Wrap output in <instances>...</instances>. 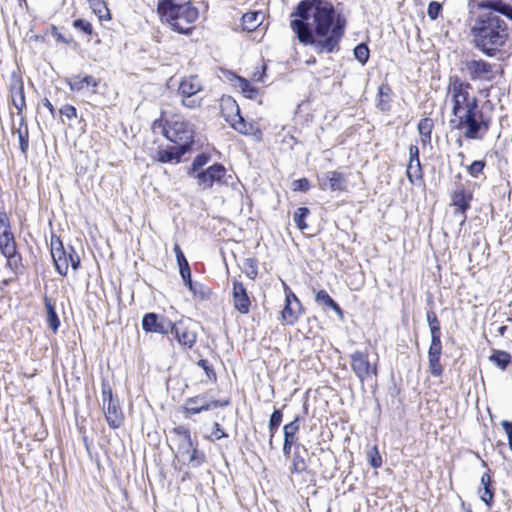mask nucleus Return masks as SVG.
I'll list each match as a JSON object with an SVG mask.
<instances>
[{"mask_svg": "<svg viewBox=\"0 0 512 512\" xmlns=\"http://www.w3.org/2000/svg\"><path fill=\"white\" fill-rule=\"evenodd\" d=\"M288 301H290V303L300 302L299 299L296 297V295L294 293H292L291 291L286 293V303H288Z\"/></svg>", "mask_w": 512, "mask_h": 512, "instance_id": "62", "label": "nucleus"}, {"mask_svg": "<svg viewBox=\"0 0 512 512\" xmlns=\"http://www.w3.org/2000/svg\"><path fill=\"white\" fill-rule=\"evenodd\" d=\"M431 333V344L430 345H442L441 344V329L430 331Z\"/></svg>", "mask_w": 512, "mask_h": 512, "instance_id": "56", "label": "nucleus"}, {"mask_svg": "<svg viewBox=\"0 0 512 512\" xmlns=\"http://www.w3.org/2000/svg\"><path fill=\"white\" fill-rule=\"evenodd\" d=\"M290 26L300 43L310 45L318 54L338 52L345 33L346 19L335 13L327 0H303L291 13Z\"/></svg>", "mask_w": 512, "mask_h": 512, "instance_id": "1", "label": "nucleus"}, {"mask_svg": "<svg viewBox=\"0 0 512 512\" xmlns=\"http://www.w3.org/2000/svg\"><path fill=\"white\" fill-rule=\"evenodd\" d=\"M406 174L407 178L411 183H414L416 180L422 179V168L420 161H409Z\"/></svg>", "mask_w": 512, "mask_h": 512, "instance_id": "37", "label": "nucleus"}, {"mask_svg": "<svg viewBox=\"0 0 512 512\" xmlns=\"http://www.w3.org/2000/svg\"><path fill=\"white\" fill-rule=\"evenodd\" d=\"M481 484L484 487H491V478L488 473H484L481 477Z\"/></svg>", "mask_w": 512, "mask_h": 512, "instance_id": "61", "label": "nucleus"}, {"mask_svg": "<svg viewBox=\"0 0 512 512\" xmlns=\"http://www.w3.org/2000/svg\"><path fill=\"white\" fill-rule=\"evenodd\" d=\"M232 295L235 309L241 314H247L250 310L251 301L241 282H233Z\"/></svg>", "mask_w": 512, "mask_h": 512, "instance_id": "18", "label": "nucleus"}, {"mask_svg": "<svg viewBox=\"0 0 512 512\" xmlns=\"http://www.w3.org/2000/svg\"><path fill=\"white\" fill-rule=\"evenodd\" d=\"M226 173L227 170L222 164L215 163L207 169L199 171L195 174L194 178L197 180V184L201 190H208L214 185L221 186L225 184Z\"/></svg>", "mask_w": 512, "mask_h": 512, "instance_id": "11", "label": "nucleus"}, {"mask_svg": "<svg viewBox=\"0 0 512 512\" xmlns=\"http://www.w3.org/2000/svg\"><path fill=\"white\" fill-rule=\"evenodd\" d=\"M502 426L508 437L509 448L512 450V422L503 421Z\"/></svg>", "mask_w": 512, "mask_h": 512, "instance_id": "55", "label": "nucleus"}, {"mask_svg": "<svg viewBox=\"0 0 512 512\" xmlns=\"http://www.w3.org/2000/svg\"><path fill=\"white\" fill-rule=\"evenodd\" d=\"M232 104L235 106L236 111H237V114H236L237 119L231 123L232 127L239 133H242L245 135L251 134L254 129L253 125L250 123H247L244 120V118L239 114V107H238V105H236L235 101H232Z\"/></svg>", "mask_w": 512, "mask_h": 512, "instance_id": "29", "label": "nucleus"}, {"mask_svg": "<svg viewBox=\"0 0 512 512\" xmlns=\"http://www.w3.org/2000/svg\"><path fill=\"white\" fill-rule=\"evenodd\" d=\"M442 11V5L439 2L432 1L428 5L427 14L431 20H436Z\"/></svg>", "mask_w": 512, "mask_h": 512, "instance_id": "46", "label": "nucleus"}, {"mask_svg": "<svg viewBox=\"0 0 512 512\" xmlns=\"http://www.w3.org/2000/svg\"><path fill=\"white\" fill-rule=\"evenodd\" d=\"M472 85L458 75L448 79L445 102L450 105L451 131H459L468 140H482L490 129L491 120L479 107L476 96L471 94Z\"/></svg>", "mask_w": 512, "mask_h": 512, "instance_id": "2", "label": "nucleus"}, {"mask_svg": "<svg viewBox=\"0 0 512 512\" xmlns=\"http://www.w3.org/2000/svg\"><path fill=\"white\" fill-rule=\"evenodd\" d=\"M239 88L241 89L245 97L249 99H254L258 94V90L244 78H239Z\"/></svg>", "mask_w": 512, "mask_h": 512, "instance_id": "39", "label": "nucleus"}, {"mask_svg": "<svg viewBox=\"0 0 512 512\" xmlns=\"http://www.w3.org/2000/svg\"><path fill=\"white\" fill-rule=\"evenodd\" d=\"M198 365L201 368H203V370L205 371V373L209 379L216 378V374H215L214 370L211 368V366L209 365V362L207 360H205V359L199 360Z\"/></svg>", "mask_w": 512, "mask_h": 512, "instance_id": "52", "label": "nucleus"}, {"mask_svg": "<svg viewBox=\"0 0 512 512\" xmlns=\"http://www.w3.org/2000/svg\"><path fill=\"white\" fill-rule=\"evenodd\" d=\"M171 321L161 319L155 313H147L142 318V327L146 332L168 334L171 329Z\"/></svg>", "mask_w": 512, "mask_h": 512, "instance_id": "17", "label": "nucleus"}, {"mask_svg": "<svg viewBox=\"0 0 512 512\" xmlns=\"http://www.w3.org/2000/svg\"><path fill=\"white\" fill-rule=\"evenodd\" d=\"M475 45L487 56H494L508 39L506 22L494 13L480 15L472 28Z\"/></svg>", "mask_w": 512, "mask_h": 512, "instance_id": "3", "label": "nucleus"}, {"mask_svg": "<svg viewBox=\"0 0 512 512\" xmlns=\"http://www.w3.org/2000/svg\"><path fill=\"white\" fill-rule=\"evenodd\" d=\"M306 465L303 459L295 458L293 463V470L296 472H301L305 469Z\"/></svg>", "mask_w": 512, "mask_h": 512, "instance_id": "59", "label": "nucleus"}, {"mask_svg": "<svg viewBox=\"0 0 512 512\" xmlns=\"http://www.w3.org/2000/svg\"><path fill=\"white\" fill-rule=\"evenodd\" d=\"M14 132L17 133V135H18L21 152L24 155H26V153L29 149V133H28V126H27L26 119H25L24 115H21L20 126L18 129L14 130Z\"/></svg>", "mask_w": 512, "mask_h": 512, "instance_id": "22", "label": "nucleus"}, {"mask_svg": "<svg viewBox=\"0 0 512 512\" xmlns=\"http://www.w3.org/2000/svg\"><path fill=\"white\" fill-rule=\"evenodd\" d=\"M0 251L7 258L8 265H17L16 243L10 229V221L6 212L0 211Z\"/></svg>", "mask_w": 512, "mask_h": 512, "instance_id": "7", "label": "nucleus"}, {"mask_svg": "<svg viewBox=\"0 0 512 512\" xmlns=\"http://www.w3.org/2000/svg\"><path fill=\"white\" fill-rule=\"evenodd\" d=\"M153 129L155 131L160 129V132L169 141L185 149L189 150L193 143L194 129L189 122L184 120L177 119L167 125H164L161 120H156L153 123Z\"/></svg>", "mask_w": 512, "mask_h": 512, "instance_id": "5", "label": "nucleus"}, {"mask_svg": "<svg viewBox=\"0 0 512 512\" xmlns=\"http://www.w3.org/2000/svg\"><path fill=\"white\" fill-rule=\"evenodd\" d=\"M299 428V417H296L293 421H291L290 423L286 424L283 427L284 440H289L295 443L297 440V433L299 431Z\"/></svg>", "mask_w": 512, "mask_h": 512, "instance_id": "33", "label": "nucleus"}, {"mask_svg": "<svg viewBox=\"0 0 512 512\" xmlns=\"http://www.w3.org/2000/svg\"><path fill=\"white\" fill-rule=\"evenodd\" d=\"M294 444H295L294 442H291L289 440H284V443H283V453H284V455L286 457L290 455L292 446Z\"/></svg>", "mask_w": 512, "mask_h": 512, "instance_id": "60", "label": "nucleus"}, {"mask_svg": "<svg viewBox=\"0 0 512 512\" xmlns=\"http://www.w3.org/2000/svg\"><path fill=\"white\" fill-rule=\"evenodd\" d=\"M319 186L322 190L343 191L347 186V179L339 171H329L320 180Z\"/></svg>", "mask_w": 512, "mask_h": 512, "instance_id": "16", "label": "nucleus"}, {"mask_svg": "<svg viewBox=\"0 0 512 512\" xmlns=\"http://www.w3.org/2000/svg\"><path fill=\"white\" fill-rule=\"evenodd\" d=\"M158 13L163 21L169 23L173 30L189 34L198 19V9L190 2L177 4L174 0H159Z\"/></svg>", "mask_w": 512, "mask_h": 512, "instance_id": "4", "label": "nucleus"}, {"mask_svg": "<svg viewBox=\"0 0 512 512\" xmlns=\"http://www.w3.org/2000/svg\"><path fill=\"white\" fill-rule=\"evenodd\" d=\"M426 319H427L430 331L441 329L440 323H439L438 318L434 311H428L426 313Z\"/></svg>", "mask_w": 512, "mask_h": 512, "instance_id": "50", "label": "nucleus"}, {"mask_svg": "<svg viewBox=\"0 0 512 512\" xmlns=\"http://www.w3.org/2000/svg\"><path fill=\"white\" fill-rule=\"evenodd\" d=\"M481 500L490 508L493 504L494 492L491 487H484L480 495Z\"/></svg>", "mask_w": 512, "mask_h": 512, "instance_id": "49", "label": "nucleus"}, {"mask_svg": "<svg viewBox=\"0 0 512 512\" xmlns=\"http://www.w3.org/2000/svg\"><path fill=\"white\" fill-rule=\"evenodd\" d=\"M442 353V345H430L428 356L440 357Z\"/></svg>", "mask_w": 512, "mask_h": 512, "instance_id": "57", "label": "nucleus"}, {"mask_svg": "<svg viewBox=\"0 0 512 512\" xmlns=\"http://www.w3.org/2000/svg\"><path fill=\"white\" fill-rule=\"evenodd\" d=\"M60 114L66 117L67 119L71 120L77 117V110L74 106L67 104L60 109Z\"/></svg>", "mask_w": 512, "mask_h": 512, "instance_id": "51", "label": "nucleus"}, {"mask_svg": "<svg viewBox=\"0 0 512 512\" xmlns=\"http://www.w3.org/2000/svg\"><path fill=\"white\" fill-rule=\"evenodd\" d=\"M185 349H191L197 339V323L192 319H182L171 324L170 331Z\"/></svg>", "mask_w": 512, "mask_h": 512, "instance_id": "9", "label": "nucleus"}, {"mask_svg": "<svg viewBox=\"0 0 512 512\" xmlns=\"http://www.w3.org/2000/svg\"><path fill=\"white\" fill-rule=\"evenodd\" d=\"M310 214V210L307 207H299L293 215V220L296 224V226L301 230L304 231L308 229V225L306 223V218Z\"/></svg>", "mask_w": 512, "mask_h": 512, "instance_id": "34", "label": "nucleus"}, {"mask_svg": "<svg viewBox=\"0 0 512 512\" xmlns=\"http://www.w3.org/2000/svg\"><path fill=\"white\" fill-rule=\"evenodd\" d=\"M263 20V14L258 11L247 12L242 16V26L244 30H255Z\"/></svg>", "mask_w": 512, "mask_h": 512, "instance_id": "24", "label": "nucleus"}, {"mask_svg": "<svg viewBox=\"0 0 512 512\" xmlns=\"http://www.w3.org/2000/svg\"><path fill=\"white\" fill-rule=\"evenodd\" d=\"M188 151L179 145L157 151L156 159L161 163H179L181 157Z\"/></svg>", "mask_w": 512, "mask_h": 512, "instance_id": "19", "label": "nucleus"}, {"mask_svg": "<svg viewBox=\"0 0 512 512\" xmlns=\"http://www.w3.org/2000/svg\"><path fill=\"white\" fill-rule=\"evenodd\" d=\"M502 15H504L508 19L512 20V6L507 4Z\"/></svg>", "mask_w": 512, "mask_h": 512, "instance_id": "63", "label": "nucleus"}, {"mask_svg": "<svg viewBox=\"0 0 512 512\" xmlns=\"http://www.w3.org/2000/svg\"><path fill=\"white\" fill-rule=\"evenodd\" d=\"M230 404L229 399L209 401L205 395L190 397L185 401L183 409L189 414H199L218 407H226Z\"/></svg>", "mask_w": 512, "mask_h": 512, "instance_id": "14", "label": "nucleus"}, {"mask_svg": "<svg viewBox=\"0 0 512 512\" xmlns=\"http://www.w3.org/2000/svg\"><path fill=\"white\" fill-rule=\"evenodd\" d=\"M433 126L434 124L431 118H423L419 121L417 129L420 135V141L423 145L430 142Z\"/></svg>", "mask_w": 512, "mask_h": 512, "instance_id": "25", "label": "nucleus"}, {"mask_svg": "<svg viewBox=\"0 0 512 512\" xmlns=\"http://www.w3.org/2000/svg\"><path fill=\"white\" fill-rule=\"evenodd\" d=\"M368 461L373 468H379L382 465V458L376 446L372 447L367 453Z\"/></svg>", "mask_w": 512, "mask_h": 512, "instance_id": "44", "label": "nucleus"}, {"mask_svg": "<svg viewBox=\"0 0 512 512\" xmlns=\"http://www.w3.org/2000/svg\"><path fill=\"white\" fill-rule=\"evenodd\" d=\"M203 86L196 75L184 77L179 86L178 92L182 97V104L187 108H196L201 105L202 99L196 97V95L202 90Z\"/></svg>", "mask_w": 512, "mask_h": 512, "instance_id": "8", "label": "nucleus"}, {"mask_svg": "<svg viewBox=\"0 0 512 512\" xmlns=\"http://www.w3.org/2000/svg\"><path fill=\"white\" fill-rule=\"evenodd\" d=\"M409 161H420L419 159V148L416 145H411L409 148Z\"/></svg>", "mask_w": 512, "mask_h": 512, "instance_id": "58", "label": "nucleus"}, {"mask_svg": "<svg viewBox=\"0 0 512 512\" xmlns=\"http://www.w3.org/2000/svg\"><path fill=\"white\" fill-rule=\"evenodd\" d=\"M429 371L435 377H440L443 373L440 357L428 356Z\"/></svg>", "mask_w": 512, "mask_h": 512, "instance_id": "41", "label": "nucleus"}, {"mask_svg": "<svg viewBox=\"0 0 512 512\" xmlns=\"http://www.w3.org/2000/svg\"><path fill=\"white\" fill-rule=\"evenodd\" d=\"M173 250L175 252L176 260H177L179 267L184 266L185 264H189L187 259L184 256L180 246L177 243L174 245Z\"/></svg>", "mask_w": 512, "mask_h": 512, "instance_id": "53", "label": "nucleus"}, {"mask_svg": "<svg viewBox=\"0 0 512 512\" xmlns=\"http://www.w3.org/2000/svg\"><path fill=\"white\" fill-rule=\"evenodd\" d=\"M211 436L215 440H220L222 438L228 437V435L224 432L223 428L220 426L219 423L214 424V430H213Z\"/></svg>", "mask_w": 512, "mask_h": 512, "instance_id": "54", "label": "nucleus"}, {"mask_svg": "<svg viewBox=\"0 0 512 512\" xmlns=\"http://www.w3.org/2000/svg\"><path fill=\"white\" fill-rule=\"evenodd\" d=\"M177 432L181 435V440L178 447V456L182 459L185 458L186 454H189L192 447V441L190 433L184 428H178Z\"/></svg>", "mask_w": 512, "mask_h": 512, "instance_id": "26", "label": "nucleus"}, {"mask_svg": "<svg viewBox=\"0 0 512 512\" xmlns=\"http://www.w3.org/2000/svg\"><path fill=\"white\" fill-rule=\"evenodd\" d=\"M283 419V413L281 410L276 409L273 411V413L270 416L268 429H269V446L272 449L273 448V437L275 433L277 432L281 422Z\"/></svg>", "mask_w": 512, "mask_h": 512, "instance_id": "28", "label": "nucleus"}, {"mask_svg": "<svg viewBox=\"0 0 512 512\" xmlns=\"http://www.w3.org/2000/svg\"><path fill=\"white\" fill-rule=\"evenodd\" d=\"M316 302L323 307L333 309L339 316H342V309L340 306L329 296L325 290H320L316 294Z\"/></svg>", "mask_w": 512, "mask_h": 512, "instance_id": "27", "label": "nucleus"}, {"mask_svg": "<svg viewBox=\"0 0 512 512\" xmlns=\"http://www.w3.org/2000/svg\"><path fill=\"white\" fill-rule=\"evenodd\" d=\"M485 167V162L481 160H477L472 162V164L468 167V172L471 176L477 177L480 173H482Z\"/></svg>", "mask_w": 512, "mask_h": 512, "instance_id": "48", "label": "nucleus"}, {"mask_svg": "<svg viewBox=\"0 0 512 512\" xmlns=\"http://www.w3.org/2000/svg\"><path fill=\"white\" fill-rule=\"evenodd\" d=\"M301 309L302 306L300 302L290 303V301H288L282 310L283 321L289 325L294 324L301 314Z\"/></svg>", "mask_w": 512, "mask_h": 512, "instance_id": "21", "label": "nucleus"}, {"mask_svg": "<svg viewBox=\"0 0 512 512\" xmlns=\"http://www.w3.org/2000/svg\"><path fill=\"white\" fill-rule=\"evenodd\" d=\"M90 8L98 16L99 20L110 19L109 10L102 0H88Z\"/></svg>", "mask_w": 512, "mask_h": 512, "instance_id": "32", "label": "nucleus"}, {"mask_svg": "<svg viewBox=\"0 0 512 512\" xmlns=\"http://www.w3.org/2000/svg\"><path fill=\"white\" fill-rule=\"evenodd\" d=\"M45 308L47 312V323L49 327L52 329V331L55 333L60 326V320L57 316L54 306L47 297H45Z\"/></svg>", "mask_w": 512, "mask_h": 512, "instance_id": "31", "label": "nucleus"}, {"mask_svg": "<svg viewBox=\"0 0 512 512\" xmlns=\"http://www.w3.org/2000/svg\"><path fill=\"white\" fill-rule=\"evenodd\" d=\"M51 256L57 272L63 276L67 275L69 265L73 270H77L80 265V258L73 247L64 248L59 239L51 242Z\"/></svg>", "mask_w": 512, "mask_h": 512, "instance_id": "6", "label": "nucleus"}, {"mask_svg": "<svg viewBox=\"0 0 512 512\" xmlns=\"http://www.w3.org/2000/svg\"><path fill=\"white\" fill-rule=\"evenodd\" d=\"M391 93L392 90L387 84H382L378 88V95L380 97L379 102L377 104L378 108L382 111L389 110L390 102H391Z\"/></svg>", "mask_w": 512, "mask_h": 512, "instance_id": "30", "label": "nucleus"}, {"mask_svg": "<svg viewBox=\"0 0 512 512\" xmlns=\"http://www.w3.org/2000/svg\"><path fill=\"white\" fill-rule=\"evenodd\" d=\"M189 464L193 466H198L203 461V455H199L196 448H192L189 454H186L185 458H183Z\"/></svg>", "mask_w": 512, "mask_h": 512, "instance_id": "45", "label": "nucleus"}, {"mask_svg": "<svg viewBox=\"0 0 512 512\" xmlns=\"http://www.w3.org/2000/svg\"><path fill=\"white\" fill-rule=\"evenodd\" d=\"M179 271L185 285L189 288L190 291L195 293L194 284L191 279V271L189 264H185L184 266L179 267Z\"/></svg>", "mask_w": 512, "mask_h": 512, "instance_id": "42", "label": "nucleus"}, {"mask_svg": "<svg viewBox=\"0 0 512 512\" xmlns=\"http://www.w3.org/2000/svg\"><path fill=\"white\" fill-rule=\"evenodd\" d=\"M211 157L209 154L207 153H201V154H198L193 162H192V166L190 168V170L188 171V175L190 176H195V174H197L199 171H201V168L203 166H205L206 164H208V162L210 161Z\"/></svg>", "mask_w": 512, "mask_h": 512, "instance_id": "35", "label": "nucleus"}, {"mask_svg": "<svg viewBox=\"0 0 512 512\" xmlns=\"http://www.w3.org/2000/svg\"><path fill=\"white\" fill-rule=\"evenodd\" d=\"M68 85L72 91H81L85 88H91V92L94 94L96 93L98 81L91 75H86L82 78L80 76H75L69 80Z\"/></svg>", "mask_w": 512, "mask_h": 512, "instance_id": "20", "label": "nucleus"}, {"mask_svg": "<svg viewBox=\"0 0 512 512\" xmlns=\"http://www.w3.org/2000/svg\"><path fill=\"white\" fill-rule=\"evenodd\" d=\"M350 365L361 383L377 375V364L369 361L368 352L355 351L350 355Z\"/></svg>", "mask_w": 512, "mask_h": 512, "instance_id": "12", "label": "nucleus"}, {"mask_svg": "<svg viewBox=\"0 0 512 512\" xmlns=\"http://www.w3.org/2000/svg\"><path fill=\"white\" fill-rule=\"evenodd\" d=\"M103 410L108 425L116 429L123 422L122 410L117 400L113 399L112 389L107 383L102 384Z\"/></svg>", "mask_w": 512, "mask_h": 512, "instance_id": "10", "label": "nucleus"}, {"mask_svg": "<svg viewBox=\"0 0 512 512\" xmlns=\"http://www.w3.org/2000/svg\"><path fill=\"white\" fill-rule=\"evenodd\" d=\"M490 360L501 369H505L511 362V356L505 351H495L491 356Z\"/></svg>", "mask_w": 512, "mask_h": 512, "instance_id": "36", "label": "nucleus"}, {"mask_svg": "<svg viewBox=\"0 0 512 512\" xmlns=\"http://www.w3.org/2000/svg\"><path fill=\"white\" fill-rule=\"evenodd\" d=\"M354 56L361 64H365L369 59L368 46L364 43L357 45L354 48Z\"/></svg>", "mask_w": 512, "mask_h": 512, "instance_id": "40", "label": "nucleus"}, {"mask_svg": "<svg viewBox=\"0 0 512 512\" xmlns=\"http://www.w3.org/2000/svg\"><path fill=\"white\" fill-rule=\"evenodd\" d=\"M309 188H310V182L306 178L297 179L292 182V189L294 191L306 192L309 190Z\"/></svg>", "mask_w": 512, "mask_h": 512, "instance_id": "47", "label": "nucleus"}, {"mask_svg": "<svg viewBox=\"0 0 512 512\" xmlns=\"http://www.w3.org/2000/svg\"><path fill=\"white\" fill-rule=\"evenodd\" d=\"M495 65L479 60H467L464 62V70L472 81H493L496 77Z\"/></svg>", "mask_w": 512, "mask_h": 512, "instance_id": "13", "label": "nucleus"}, {"mask_svg": "<svg viewBox=\"0 0 512 512\" xmlns=\"http://www.w3.org/2000/svg\"><path fill=\"white\" fill-rule=\"evenodd\" d=\"M507 3L502 0H483L479 3L480 9H490L499 13H503Z\"/></svg>", "mask_w": 512, "mask_h": 512, "instance_id": "38", "label": "nucleus"}, {"mask_svg": "<svg viewBox=\"0 0 512 512\" xmlns=\"http://www.w3.org/2000/svg\"><path fill=\"white\" fill-rule=\"evenodd\" d=\"M43 106L46 107L52 115H54V112H55L54 106L48 99L43 100Z\"/></svg>", "mask_w": 512, "mask_h": 512, "instance_id": "64", "label": "nucleus"}, {"mask_svg": "<svg viewBox=\"0 0 512 512\" xmlns=\"http://www.w3.org/2000/svg\"><path fill=\"white\" fill-rule=\"evenodd\" d=\"M470 199L471 196L467 195L464 190L456 191L453 194V205L457 208V211L463 215V221L466 219L465 212L470 206Z\"/></svg>", "mask_w": 512, "mask_h": 512, "instance_id": "23", "label": "nucleus"}, {"mask_svg": "<svg viewBox=\"0 0 512 512\" xmlns=\"http://www.w3.org/2000/svg\"><path fill=\"white\" fill-rule=\"evenodd\" d=\"M73 27L76 30L83 32L84 34L91 36L93 33V27L91 23L85 19H76L73 21Z\"/></svg>", "mask_w": 512, "mask_h": 512, "instance_id": "43", "label": "nucleus"}, {"mask_svg": "<svg viewBox=\"0 0 512 512\" xmlns=\"http://www.w3.org/2000/svg\"><path fill=\"white\" fill-rule=\"evenodd\" d=\"M9 91L13 106L17 109V115L21 118L23 110L26 108L24 84L22 79L13 74L10 78Z\"/></svg>", "mask_w": 512, "mask_h": 512, "instance_id": "15", "label": "nucleus"}]
</instances>
